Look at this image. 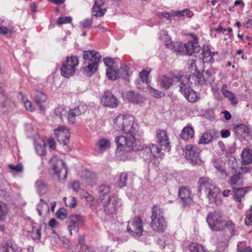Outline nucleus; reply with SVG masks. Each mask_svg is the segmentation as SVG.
I'll list each match as a JSON object with an SVG mask.
<instances>
[{
  "label": "nucleus",
  "instance_id": "0eeeda50",
  "mask_svg": "<svg viewBox=\"0 0 252 252\" xmlns=\"http://www.w3.org/2000/svg\"><path fill=\"white\" fill-rule=\"evenodd\" d=\"M78 64L79 60L76 56L67 57L66 60L62 63L60 69L61 75L65 78L73 75Z\"/></svg>",
  "mask_w": 252,
  "mask_h": 252
},
{
  "label": "nucleus",
  "instance_id": "bb28decb",
  "mask_svg": "<svg viewBox=\"0 0 252 252\" xmlns=\"http://www.w3.org/2000/svg\"><path fill=\"white\" fill-rule=\"evenodd\" d=\"M47 98V95L42 90L36 91L34 95V101L39 106L41 111H44V108L41 105L42 103L46 101Z\"/></svg>",
  "mask_w": 252,
  "mask_h": 252
},
{
  "label": "nucleus",
  "instance_id": "5701e85b",
  "mask_svg": "<svg viewBox=\"0 0 252 252\" xmlns=\"http://www.w3.org/2000/svg\"><path fill=\"white\" fill-rule=\"evenodd\" d=\"M0 106L1 110L4 113L10 112L12 109V104L10 100L2 93H0Z\"/></svg>",
  "mask_w": 252,
  "mask_h": 252
},
{
  "label": "nucleus",
  "instance_id": "7c9ffc66",
  "mask_svg": "<svg viewBox=\"0 0 252 252\" xmlns=\"http://www.w3.org/2000/svg\"><path fill=\"white\" fill-rule=\"evenodd\" d=\"M194 130L192 126H189L185 127L182 130L181 137L187 141L192 138L194 136Z\"/></svg>",
  "mask_w": 252,
  "mask_h": 252
},
{
  "label": "nucleus",
  "instance_id": "f704fd0d",
  "mask_svg": "<svg viewBox=\"0 0 252 252\" xmlns=\"http://www.w3.org/2000/svg\"><path fill=\"white\" fill-rule=\"evenodd\" d=\"M193 12L190 11L189 9H185L172 12V15L173 16H176L178 17L187 16L188 18H190L193 16Z\"/></svg>",
  "mask_w": 252,
  "mask_h": 252
},
{
  "label": "nucleus",
  "instance_id": "6ab92c4d",
  "mask_svg": "<svg viewBox=\"0 0 252 252\" xmlns=\"http://www.w3.org/2000/svg\"><path fill=\"white\" fill-rule=\"evenodd\" d=\"M101 103L107 106L114 108L118 104V100L116 97L109 92L104 93L101 98Z\"/></svg>",
  "mask_w": 252,
  "mask_h": 252
},
{
  "label": "nucleus",
  "instance_id": "0e129e2a",
  "mask_svg": "<svg viewBox=\"0 0 252 252\" xmlns=\"http://www.w3.org/2000/svg\"><path fill=\"white\" fill-rule=\"evenodd\" d=\"M12 31L11 29H8L4 26L0 27V33L3 35H6L8 33L11 34Z\"/></svg>",
  "mask_w": 252,
  "mask_h": 252
},
{
  "label": "nucleus",
  "instance_id": "1a4fd4ad",
  "mask_svg": "<svg viewBox=\"0 0 252 252\" xmlns=\"http://www.w3.org/2000/svg\"><path fill=\"white\" fill-rule=\"evenodd\" d=\"M223 229L226 234L224 239L222 240L221 237L218 239L219 248L220 250L225 249L228 246L229 238L235 234V225L231 221H224L223 223Z\"/></svg>",
  "mask_w": 252,
  "mask_h": 252
},
{
  "label": "nucleus",
  "instance_id": "c85d7f7f",
  "mask_svg": "<svg viewBox=\"0 0 252 252\" xmlns=\"http://www.w3.org/2000/svg\"><path fill=\"white\" fill-rule=\"evenodd\" d=\"M46 142L41 139L38 138L35 141L34 147L36 153L40 156H44L46 154L45 151Z\"/></svg>",
  "mask_w": 252,
  "mask_h": 252
},
{
  "label": "nucleus",
  "instance_id": "473e14b6",
  "mask_svg": "<svg viewBox=\"0 0 252 252\" xmlns=\"http://www.w3.org/2000/svg\"><path fill=\"white\" fill-rule=\"evenodd\" d=\"M36 209L39 215L40 216L46 215L49 212L48 205L41 199L36 206Z\"/></svg>",
  "mask_w": 252,
  "mask_h": 252
},
{
  "label": "nucleus",
  "instance_id": "4be33fe9",
  "mask_svg": "<svg viewBox=\"0 0 252 252\" xmlns=\"http://www.w3.org/2000/svg\"><path fill=\"white\" fill-rule=\"evenodd\" d=\"M179 195L184 204H189L192 201L190 190L186 188L181 187L179 190Z\"/></svg>",
  "mask_w": 252,
  "mask_h": 252
},
{
  "label": "nucleus",
  "instance_id": "49530a36",
  "mask_svg": "<svg viewBox=\"0 0 252 252\" xmlns=\"http://www.w3.org/2000/svg\"><path fill=\"white\" fill-rule=\"evenodd\" d=\"M127 175L126 173H122L118 181V184L119 187L123 188L126 186Z\"/></svg>",
  "mask_w": 252,
  "mask_h": 252
},
{
  "label": "nucleus",
  "instance_id": "9d476101",
  "mask_svg": "<svg viewBox=\"0 0 252 252\" xmlns=\"http://www.w3.org/2000/svg\"><path fill=\"white\" fill-rule=\"evenodd\" d=\"M207 221L213 231H221L223 229L222 224L224 221L220 212L210 213L207 216Z\"/></svg>",
  "mask_w": 252,
  "mask_h": 252
},
{
  "label": "nucleus",
  "instance_id": "423d86ee",
  "mask_svg": "<svg viewBox=\"0 0 252 252\" xmlns=\"http://www.w3.org/2000/svg\"><path fill=\"white\" fill-rule=\"evenodd\" d=\"M151 212L152 228L159 232H164L167 228V223L163 217V209L156 204L152 207Z\"/></svg>",
  "mask_w": 252,
  "mask_h": 252
},
{
  "label": "nucleus",
  "instance_id": "338daca9",
  "mask_svg": "<svg viewBox=\"0 0 252 252\" xmlns=\"http://www.w3.org/2000/svg\"><path fill=\"white\" fill-rule=\"evenodd\" d=\"M218 172L222 178H225L227 176V173L224 169L221 166L218 170Z\"/></svg>",
  "mask_w": 252,
  "mask_h": 252
},
{
  "label": "nucleus",
  "instance_id": "13d9d810",
  "mask_svg": "<svg viewBox=\"0 0 252 252\" xmlns=\"http://www.w3.org/2000/svg\"><path fill=\"white\" fill-rule=\"evenodd\" d=\"M57 217L61 220H64L67 217L66 211L63 209H59L56 212Z\"/></svg>",
  "mask_w": 252,
  "mask_h": 252
},
{
  "label": "nucleus",
  "instance_id": "f257e3e1",
  "mask_svg": "<svg viewBox=\"0 0 252 252\" xmlns=\"http://www.w3.org/2000/svg\"><path fill=\"white\" fill-rule=\"evenodd\" d=\"M113 126L117 131H123L125 135L116 137L115 142L117 150L130 153L139 150L138 147L141 134L139 126L134 123V118L130 115L120 114L113 120Z\"/></svg>",
  "mask_w": 252,
  "mask_h": 252
},
{
  "label": "nucleus",
  "instance_id": "69168bd1",
  "mask_svg": "<svg viewBox=\"0 0 252 252\" xmlns=\"http://www.w3.org/2000/svg\"><path fill=\"white\" fill-rule=\"evenodd\" d=\"M241 173V175L242 176V174L250 173L251 175L252 174V168L249 167H244L241 168V171L238 172Z\"/></svg>",
  "mask_w": 252,
  "mask_h": 252
},
{
  "label": "nucleus",
  "instance_id": "e433bc0d",
  "mask_svg": "<svg viewBox=\"0 0 252 252\" xmlns=\"http://www.w3.org/2000/svg\"><path fill=\"white\" fill-rule=\"evenodd\" d=\"M21 250L16 245L6 244L0 248V252H21Z\"/></svg>",
  "mask_w": 252,
  "mask_h": 252
},
{
  "label": "nucleus",
  "instance_id": "5fc2aeb1",
  "mask_svg": "<svg viewBox=\"0 0 252 252\" xmlns=\"http://www.w3.org/2000/svg\"><path fill=\"white\" fill-rule=\"evenodd\" d=\"M8 167L11 170L17 173L22 172L23 170V165L21 163L18 164L16 165L13 164H9Z\"/></svg>",
  "mask_w": 252,
  "mask_h": 252
},
{
  "label": "nucleus",
  "instance_id": "4c0bfd02",
  "mask_svg": "<svg viewBox=\"0 0 252 252\" xmlns=\"http://www.w3.org/2000/svg\"><path fill=\"white\" fill-rule=\"evenodd\" d=\"M85 180L88 185L93 186L95 184L97 178L94 173L88 171L86 173Z\"/></svg>",
  "mask_w": 252,
  "mask_h": 252
},
{
  "label": "nucleus",
  "instance_id": "c03bdc74",
  "mask_svg": "<svg viewBox=\"0 0 252 252\" xmlns=\"http://www.w3.org/2000/svg\"><path fill=\"white\" fill-rule=\"evenodd\" d=\"M22 96V101L24 103L25 109L30 112L33 111L34 108L32 106V102L24 96V94H21Z\"/></svg>",
  "mask_w": 252,
  "mask_h": 252
},
{
  "label": "nucleus",
  "instance_id": "a19ab883",
  "mask_svg": "<svg viewBox=\"0 0 252 252\" xmlns=\"http://www.w3.org/2000/svg\"><path fill=\"white\" fill-rule=\"evenodd\" d=\"M212 134L206 131L202 135L198 142L199 144H208L212 141Z\"/></svg>",
  "mask_w": 252,
  "mask_h": 252
},
{
  "label": "nucleus",
  "instance_id": "72a5a7b5",
  "mask_svg": "<svg viewBox=\"0 0 252 252\" xmlns=\"http://www.w3.org/2000/svg\"><path fill=\"white\" fill-rule=\"evenodd\" d=\"M35 187L36 191L39 194H44L47 191V185L40 179H38L35 182Z\"/></svg>",
  "mask_w": 252,
  "mask_h": 252
},
{
  "label": "nucleus",
  "instance_id": "c756f323",
  "mask_svg": "<svg viewBox=\"0 0 252 252\" xmlns=\"http://www.w3.org/2000/svg\"><path fill=\"white\" fill-rule=\"evenodd\" d=\"M82 113V112L80 106L73 109H70L68 112L67 115L68 122L70 124H74L76 121V118L80 116Z\"/></svg>",
  "mask_w": 252,
  "mask_h": 252
},
{
  "label": "nucleus",
  "instance_id": "58836bf2",
  "mask_svg": "<svg viewBox=\"0 0 252 252\" xmlns=\"http://www.w3.org/2000/svg\"><path fill=\"white\" fill-rule=\"evenodd\" d=\"M161 34H163L165 36L164 39L163 38L161 37V36H160V38L161 40H164L166 48H169L172 50L174 48L173 46L174 43L172 42L170 37L168 36L165 31L161 32Z\"/></svg>",
  "mask_w": 252,
  "mask_h": 252
},
{
  "label": "nucleus",
  "instance_id": "de8ad7c7",
  "mask_svg": "<svg viewBox=\"0 0 252 252\" xmlns=\"http://www.w3.org/2000/svg\"><path fill=\"white\" fill-rule=\"evenodd\" d=\"M150 93L155 97L160 98L165 95V93L162 91L157 90L155 89L150 87Z\"/></svg>",
  "mask_w": 252,
  "mask_h": 252
},
{
  "label": "nucleus",
  "instance_id": "79ce46f5",
  "mask_svg": "<svg viewBox=\"0 0 252 252\" xmlns=\"http://www.w3.org/2000/svg\"><path fill=\"white\" fill-rule=\"evenodd\" d=\"M84 239L85 236L84 235H80L78 238V244L77 246V247H79V249H76V250H74L73 252H80L81 250L82 251H84L86 249V247H89L88 246L85 245L84 244Z\"/></svg>",
  "mask_w": 252,
  "mask_h": 252
},
{
  "label": "nucleus",
  "instance_id": "f8f14e48",
  "mask_svg": "<svg viewBox=\"0 0 252 252\" xmlns=\"http://www.w3.org/2000/svg\"><path fill=\"white\" fill-rule=\"evenodd\" d=\"M181 84L180 86V92L184 95L185 98L190 102H194L197 100L196 93L192 90L189 84V79L188 77L182 78Z\"/></svg>",
  "mask_w": 252,
  "mask_h": 252
},
{
  "label": "nucleus",
  "instance_id": "680f3d73",
  "mask_svg": "<svg viewBox=\"0 0 252 252\" xmlns=\"http://www.w3.org/2000/svg\"><path fill=\"white\" fill-rule=\"evenodd\" d=\"M189 68L191 71H195L196 70V65L195 61L193 59H190L188 61Z\"/></svg>",
  "mask_w": 252,
  "mask_h": 252
},
{
  "label": "nucleus",
  "instance_id": "6e6d98bb",
  "mask_svg": "<svg viewBox=\"0 0 252 252\" xmlns=\"http://www.w3.org/2000/svg\"><path fill=\"white\" fill-rule=\"evenodd\" d=\"M110 192V187L108 185H101L99 188V192L100 195H104Z\"/></svg>",
  "mask_w": 252,
  "mask_h": 252
},
{
  "label": "nucleus",
  "instance_id": "2eb2a0df",
  "mask_svg": "<svg viewBox=\"0 0 252 252\" xmlns=\"http://www.w3.org/2000/svg\"><path fill=\"white\" fill-rule=\"evenodd\" d=\"M84 222V218L80 215L73 214L69 216L66 221L67 229L70 235H72V231L77 232L79 226Z\"/></svg>",
  "mask_w": 252,
  "mask_h": 252
},
{
  "label": "nucleus",
  "instance_id": "774afa93",
  "mask_svg": "<svg viewBox=\"0 0 252 252\" xmlns=\"http://www.w3.org/2000/svg\"><path fill=\"white\" fill-rule=\"evenodd\" d=\"M203 62L204 63H212L214 61V59L213 58V56H208L207 57H203Z\"/></svg>",
  "mask_w": 252,
  "mask_h": 252
},
{
  "label": "nucleus",
  "instance_id": "aec40b11",
  "mask_svg": "<svg viewBox=\"0 0 252 252\" xmlns=\"http://www.w3.org/2000/svg\"><path fill=\"white\" fill-rule=\"evenodd\" d=\"M105 1V0H95L92 8V13L94 16L101 17L104 15L106 9L102 8V6L104 5Z\"/></svg>",
  "mask_w": 252,
  "mask_h": 252
},
{
  "label": "nucleus",
  "instance_id": "4d7b16f0",
  "mask_svg": "<svg viewBox=\"0 0 252 252\" xmlns=\"http://www.w3.org/2000/svg\"><path fill=\"white\" fill-rule=\"evenodd\" d=\"M188 78L189 79V84H194L196 85H199V83L198 81V72L197 73V74H194L193 73L192 75H191L189 77H188Z\"/></svg>",
  "mask_w": 252,
  "mask_h": 252
},
{
  "label": "nucleus",
  "instance_id": "c9c22d12",
  "mask_svg": "<svg viewBox=\"0 0 252 252\" xmlns=\"http://www.w3.org/2000/svg\"><path fill=\"white\" fill-rule=\"evenodd\" d=\"M222 91L223 95L225 97L228 98L231 102V104L235 106L238 103L237 98L232 92L223 89L222 90Z\"/></svg>",
  "mask_w": 252,
  "mask_h": 252
},
{
  "label": "nucleus",
  "instance_id": "dca6fc26",
  "mask_svg": "<svg viewBox=\"0 0 252 252\" xmlns=\"http://www.w3.org/2000/svg\"><path fill=\"white\" fill-rule=\"evenodd\" d=\"M121 201L118 197L111 195L103 203L104 211L106 214L111 215L116 212L117 208L120 205Z\"/></svg>",
  "mask_w": 252,
  "mask_h": 252
},
{
  "label": "nucleus",
  "instance_id": "052dcab7",
  "mask_svg": "<svg viewBox=\"0 0 252 252\" xmlns=\"http://www.w3.org/2000/svg\"><path fill=\"white\" fill-rule=\"evenodd\" d=\"M213 54L211 52L208 47H204L201 54L200 58L203 60V57H207L208 56H212Z\"/></svg>",
  "mask_w": 252,
  "mask_h": 252
},
{
  "label": "nucleus",
  "instance_id": "a878e982",
  "mask_svg": "<svg viewBox=\"0 0 252 252\" xmlns=\"http://www.w3.org/2000/svg\"><path fill=\"white\" fill-rule=\"evenodd\" d=\"M233 192V199L236 202L239 203L238 208L241 209L243 208L242 205L241 204V199L245 196L247 190L245 188H234Z\"/></svg>",
  "mask_w": 252,
  "mask_h": 252
},
{
  "label": "nucleus",
  "instance_id": "3c124183",
  "mask_svg": "<svg viewBox=\"0 0 252 252\" xmlns=\"http://www.w3.org/2000/svg\"><path fill=\"white\" fill-rule=\"evenodd\" d=\"M66 197H64L63 198V200L65 202L66 205L71 208L75 207L76 205L77 200L74 197H70L66 201Z\"/></svg>",
  "mask_w": 252,
  "mask_h": 252
},
{
  "label": "nucleus",
  "instance_id": "20e7f679",
  "mask_svg": "<svg viewBox=\"0 0 252 252\" xmlns=\"http://www.w3.org/2000/svg\"><path fill=\"white\" fill-rule=\"evenodd\" d=\"M199 190L204 191L210 202L217 205L220 204V190L212 180L208 178H200L198 182Z\"/></svg>",
  "mask_w": 252,
  "mask_h": 252
},
{
  "label": "nucleus",
  "instance_id": "4468645a",
  "mask_svg": "<svg viewBox=\"0 0 252 252\" xmlns=\"http://www.w3.org/2000/svg\"><path fill=\"white\" fill-rule=\"evenodd\" d=\"M127 230L133 237H139L142 234L143 228L141 219L135 217L128 222Z\"/></svg>",
  "mask_w": 252,
  "mask_h": 252
},
{
  "label": "nucleus",
  "instance_id": "37998d69",
  "mask_svg": "<svg viewBox=\"0 0 252 252\" xmlns=\"http://www.w3.org/2000/svg\"><path fill=\"white\" fill-rule=\"evenodd\" d=\"M189 248L190 252H205L201 245L195 243H190Z\"/></svg>",
  "mask_w": 252,
  "mask_h": 252
},
{
  "label": "nucleus",
  "instance_id": "f3484780",
  "mask_svg": "<svg viewBox=\"0 0 252 252\" xmlns=\"http://www.w3.org/2000/svg\"><path fill=\"white\" fill-rule=\"evenodd\" d=\"M186 77L185 75L174 76L172 77H168L166 75L162 76L160 78L161 87L163 89L167 90L173 84H177L180 88L182 78Z\"/></svg>",
  "mask_w": 252,
  "mask_h": 252
},
{
  "label": "nucleus",
  "instance_id": "a18cd8bd",
  "mask_svg": "<svg viewBox=\"0 0 252 252\" xmlns=\"http://www.w3.org/2000/svg\"><path fill=\"white\" fill-rule=\"evenodd\" d=\"M242 178L241 173L235 174L231 177L229 183L231 185L239 184L242 182Z\"/></svg>",
  "mask_w": 252,
  "mask_h": 252
},
{
  "label": "nucleus",
  "instance_id": "6e6552de",
  "mask_svg": "<svg viewBox=\"0 0 252 252\" xmlns=\"http://www.w3.org/2000/svg\"><path fill=\"white\" fill-rule=\"evenodd\" d=\"M173 47L174 48L172 50L173 51L183 52L189 55H192L193 53H198L201 49L197 39L195 38L186 44L175 42L174 43Z\"/></svg>",
  "mask_w": 252,
  "mask_h": 252
},
{
  "label": "nucleus",
  "instance_id": "f03ea898",
  "mask_svg": "<svg viewBox=\"0 0 252 252\" xmlns=\"http://www.w3.org/2000/svg\"><path fill=\"white\" fill-rule=\"evenodd\" d=\"M156 139L161 148H159L153 144H151L149 146L145 145L143 148L142 152L145 155L144 158L148 162L154 163L155 158H161L164 152H169L170 150L171 147L166 131L158 130Z\"/></svg>",
  "mask_w": 252,
  "mask_h": 252
},
{
  "label": "nucleus",
  "instance_id": "b1692460",
  "mask_svg": "<svg viewBox=\"0 0 252 252\" xmlns=\"http://www.w3.org/2000/svg\"><path fill=\"white\" fill-rule=\"evenodd\" d=\"M110 145L111 143L109 140L102 138L99 140L96 143L95 150L99 153H103L110 148Z\"/></svg>",
  "mask_w": 252,
  "mask_h": 252
},
{
  "label": "nucleus",
  "instance_id": "864d4df0",
  "mask_svg": "<svg viewBox=\"0 0 252 252\" xmlns=\"http://www.w3.org/2000/svg\"><path fill=\"white\" fill-rule=\"evenodd\" d=\"M150 71L147 70H143L140 72L139 74V77L142 82H145L146 84L148 83V76L149 74Z\"/></svg>",
  "mask_w": 252,
  "mask_h": 252
},
{
  "label": "nucleus",
  "instance_id": "e2e57ef3",
  "mask_svg": "<svg viewBox=\"0 0 252 252\" xmlns=\"http://www.w3.org/2000/svg\"><path fill=\"white\" fill-rule=\"evenodd\" d=\"M92 24V20L90 19H86L81 22V25L84 28H87L90 27Z\"/></svg>",
  "mask_w": 252,
  "mask_h": 252
},
{
  "label": "nucleus",
  "instance_id": "bf43d9fd",
  "mask_svg": "<svg viewBox=\"0 0 252 252\" xmlns=\"http://www.w3.org/2000/svg\"><path fill=\"white\" fill-rule=\"evenodd\" d=\"M202 74L205 79V83L210 84L213 81V78L209 72L208 71H203Z\"/></svg>",
  "mask_w": 252,
  "mask_h": 252
},
{
  "label": "nucleus",
  "instance_id": "393cba45",
  "mask_svg": "<svg viewBox=\"0 0 252 252\" xmlns=\"http://www.w3.org/2000/svg\"><path fill=\"white\" fill-rule=\"evenodd\" d=\"M234 131L238 136L245 137L248 135H251V128L248 126L241 124L234 127Z\"/></svg>",
  "mask_w": 252,
  "mask_h": 252
},
{
  "label": "nucleus",
  "instance_id": "9b49d317",
  "mask_svg": "<svg viewBox=\"0 0 252 252\" xmlns=\"http://www.w3.org/2000/svg\"><path fill=\"white\" fill-rule=\"evenodd\" d=\"M50 161L52 164L54 174L59 180H64L67 176V170L65 163L57 157H53Z\"/></svg>",
  "mask_w": 252,
  "mask_h": 252
},
{
  "label": "nucleus",
  "instance_id": "603ef678",
  "mask_svg": "<svg viewBox=\"0 0 252 252\" xmlns=\"http://www.w3.org/2000/svg\"><path fill=\"white\" fill-rule=\"evenodd\" d=\"M72 21V18L70 16L60 17L57 20V24L59 25L70 23Z\"/></svg>",
  "mask_w": 252,
  "mask_h": 252
},
{
  "label": "nucleus",
  "instance_id": "ddd939ff",
  "mask_svg": "<svg viewBox=\"0 0 252 252\" xmlns=\"http://www.w3.org/2000/svg\"><path fill=\"white\" fill-rule=\"evenodd\" d=\"M186 158L188 160H190L193 165H200L202 160L200 158V151L196 146L192 145H188L185 148Z\"/></svg>",
  "mask_w": 252,
  "mask_h": 252
},
{
  "label": "nucleus",
  "instance_id": "7ed1b4c3",
  "mask_svg": "<svg viewBox=\"0 0 252 252\" xmlns=\"http://www.w3.org/2000/svg\"><path fill=\"white\" fill-rule=\"evenodd\" d=\"M103 62L108 67L106 69V75L111 80H115L119 78L128 80V67L121 63H117L110 58H105Z\"/></svg>",
  "mask_w": 252,
  "mask_h": 252
},
{
  "label": "nucleus",
  "instance_id": "ea45409f",
  "mask_svg": "<svg viewBox=\"0 0 252 252\" xmlns=\"http://www.w3.org/2000/svg\"><path fill=\"white\" fill-rule=\"evenodd\" d=\"M67 111L63 106H59L54 110V115L56 117L59 118L60 120H62V117L65 116Z\"/></svg>",
  "mask_w": 252,
  "mask_h": 252
},
{
  "label": "nucleus",
  "instance_id": "cd10ccee",
  "mask_svg": "<svg viewBox=\"0 0 252 252\" xmlns=\"http://www.w3.org/2000/svg\"><path fill=\"white\" fill-rule=\"evenodd\" d=\"M242 164L248 165L252 163V150L244 149L241 154Z\"/></svg>",
  "mask_w": 252,
  "mask_h": 252
},
{
  "label": "nucleus",
  "instance_id": "39448f33",
  "mask_svg": "<svg viewBox=\"0 0 252 252\" xmlns=\"http://www.w3.org/2000/svg\"><path fill=\"white\" fill-rule=\"evenodd\" d=\"M84 60L82 71L88 76H91L98 69V64L100 61V54L94 50L84 51Z\"/></svg>",
  "mask_w": 252,
  "mask_h": 252
},
{
  "label": "nucleus",
  "instance_id": "a211bd4d",
  "mask_svg": "<svg viewBox=\"0 0 252 252\" xmlns=\"http://www.w3.org/2000/svg\"><path fill=\"white\" fill-rule=\"evenodd\" d=\"M54 134L57 140L64 145L67 144L70 137L69 130L65 126H59L55 129Z\"/></svg>",
  "mask_w": 252,
  "mask_h": 252
},
{
  "label": "nucleus",
  "instance_id": "412c9836",
  "mask_svg": "<svg viewBox=\"0 0 252 252\" xmlns=\"http://www.w3.org/2000/svg\"><path fill=\"white\" fill-rule=\"evenodd\" d=\"M123 96L124 98L135 104H138L143 101L142 96L133 91L127 92L123 94Z\"/></svg>",
  "mask_w": 252,
  "mask_h": 252
},
{
  "label": "nucleus",
  "instance_id": "2f4dec72",
  "mask_svg": "<svg viewBox=\"0 0 252 252\" xmlns=\"http://www.w3.org/2000/svg\"><path fill=\"white\" fill-rule=\"evenodd\" d=\"M9 212L7 205L0 200V221H5L6 220Z\"/></svg>",
  "mask_w": 252,
  "mask_h": 252
},
{
  "label": "nucleus",
  "instance_id": "8fccbe9b",
  "mask_svg": "<svg viewBox=\"0 0 252 252\" xmlns=\"http://www.w3.org/2000/svg\"><path fill=\"white\" fill-rule=\"evenodd\" d=\"M32 237L34 240L41 239V230L36 227H33L32 231Z\"/></svg>",
  "mask_w": 252,
  "mask_h": 252
},
{
  "label": "nucleus",
  "instance_id": "09e8293b",
  "mask_svg": "<svg viewBox=\"0 0 252 252\" xmlns=\"http://www.w3.org/2000/svg\"><path fill=\"white\" fill-rule=\"evenodd\" d=\"M245 223L247 225H252V205L246 212Z\"/></svg>",
  "mask_w": 252,
  "mask_h": 252
}]
</instances>
